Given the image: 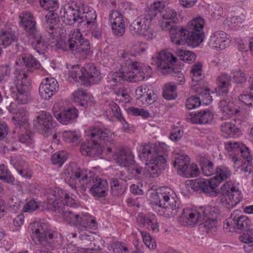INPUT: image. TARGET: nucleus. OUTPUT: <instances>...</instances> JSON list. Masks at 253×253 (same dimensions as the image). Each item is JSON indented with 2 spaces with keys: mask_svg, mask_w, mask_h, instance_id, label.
<instances>
[{
  "mask_svg": "<svg viewBox=\"0 0 253 253\" xmlns=\"http://www.w3.org/2000/svg\"><path fill=\"white\" fill-rule=\"evenodd\" d=\"M242 145L244 144L238 142H228L226 143L225 147L228 152L231 153L232 155L238 153L241 149Z\"/></svg>",
  "mask_w": 253,
  "mask_h": 253,
  "instance_id": "obj_54",
  "label": "nucleus"
},
{
  "mask_svg": "<svg viewBox=\"0 0 253 253\" xmlns=\"http://www.w3.org/2000/svg\"><path fill=\"white\" fill-rule=\"evenodd\" d=\"M189 164L190 158L187 156L179 154L174 155L173 165L179 175L183 176Z\"/></svg>",
  "mask_w": 253,
  "mask_h": 253,
  "instance_id": "obj_31",
  "label": "nucleus"
},
{
  "mask_svg": "<svg viewBox=\"0 0 253 253\" xmlns=\"http://www.w3.org/2000/svg\"><path fill=\"white\" fill-rule=\"evenodd\" d=\"M81 12L78 8L67 6L64 11L63 21L67 25H72L76 22L79 24V18H81Z\"/></svg>",
  "mask_w": 253,
  "mask_h": 253,
  "instance_id": "obj_32",
  "label": "nucleus"
},
{
  "mask_svg": "<svg viewBox=\"0 0 253 253\" xmlns=\"http://www.w3.org/2000/svg\"><path fill=\"white\" fill-rule=\"evenodd\" d=\"M231 78L226 74H222L216 79L217 85V91L220 95H223L228 92V88L231 85Z\"/></svg>",
  "mask_w": 253,
  "mask_h": 253,
  "instance_id": "obj_36",
  "label": "nucleus"
},
{
  "mask_svg": "<svg viewBox=\"0 0 253 253\" xmlns=\"http://www.w3.org/2000/svg\"><path fill=\"white\" fill-rule=\"evenodd\" d=\"M69 185L72 189L85 191L89 189L90 193L94 197H104L107 195L108 184L106 179H102L91 171H87L76 164L69 169L67 176Z\"/></svg>",
  "mask_w": 253,
  "mask_h": 253,
  "instance_id": "obj_1",
  "label": "nucleus"
},
{
  "mask_svg": "<svg viewBox=\"0 0 253 253\" xmlns=\"http://www.w3.org/2000/svg\"><path fill=\"white\" fill-rule=\"evenodd\" d=\"M153 199L156 205L163 208V213L166 216L172 217L177 213L179 209L177 198L170 188H160L153 196Z\"/></svg>",
  "mask_w": 253,
  "mask_h": 253,
  "instance_id": "obj_8",
  "label": "nucleus"
},
{
  "mask_svg": "<svg viewBox=\"0 0 253 253\" xmlns=\"http://www.w3.org/2000/svg\"><path fill=\"white\" fill-rule=\"evenodd\" d=\"M219 107L223 119H229L234 115V110L232 102L225 100H221L219 103Z\"/></svg>",
  "mask_w": 253,
  "mask_h": 253,
  "instance_id": "obj_42",
  "label": "nucleus"
},
{
  "mask_svg": "<svg viewBox=\"0 0 253 253\" xmlns=\"http://www.w3.org/2000/svg\"><path fill=\"white\" fill-rule=\"evenodd\" d=\"M201 103L199 96H192L187 99L186 106L189 110H191L199 107Z\"/></svg>",
  "mask_w": 253,
  "mask_h": 253,
  "instance_id": "obj_53",
  "label": "nucleus"
},
{
  "mask_svg": "<svg viewBox=\"0 0 253 253\" xmlns=\"http://www.w3.org/2000/svg\"><path fill=\"white\" fill-rule=\"evenodd\" d=\"M30 228L36 243L39 242L43 246L37 253H53L49 251L50 248L52 249L60 246L62 242L61 235L56 232L48 230L45 224L35 223L31 225Z\"/></svg>",
  "mask_w": 253,
  "mask_h": 253,
  "instance_id": "obj_6",
  "label": "nucleus"
},
{
  "mask_svg": "<svg viewBox=\"0 0 253 253\" xmlns=\"http://www.w3.org/2000/svg\"><path fill=\"white\" fill-rule=\"evenodd\" d=\"M84 69V82L89 84H98L101 80V76L96 67L92 63L86 64Z\"/></svg>",
  "mask_w": 253,
  "mask_h": 253,
  "instance_id": "obj_28",
  "label": "nucleus"
},
{
  "mask_svg": "<svg viewBox=\"0 0 253 253\" xmlns=\"http://www.w3.org/2000/svg\"><path fill=\"white\" fill-rule=\"evenodd\" d=\"M103 151V147L95 138H90L87 142L82 145L81 152L84 156H96L100 155Z\"/></svg>",
  "mask_w": 253,
  "mask_h": 253,
  "instance_id": "obj_24",
  "label": "nucleus"
},
{
  "mask_svg": "<svg viewBox=\"0 0 253 253\" xmlns=\"http://www.w3.org/2000/svg\"><path fill=\"white\" fill-rule=\"evenodd\" d=\"M81 18H79V24L81 26H86L93 25L96 18L95 11L92 9H87L81 13Z\"/></svg>",
  "mask_w": 253,
  "mask_h": 253,
  "instance_id": "obj_39",
  "label": "nucleus"
},
{
  "mask_svg": "<svg viewBox=\"0 0 253 253\" xmlns=\"http://www.w3.org/2000/svg\"><path fill=\"white\" fill-rule=\"evenodd\" d=\"M34 39L32 43L33 47L40 54H43L47 47V39L41 33L31 37Z\"/></svg>",
  "mask_w": 253,
  "mask_h": 253,
  "instance_id": "obj_38",
  "label": "nucleus"
},
{
  "mask_svg": "<svg viewBox=\"0 0 253 253\" xmlns=\"http://www.w3.org/2000/svg\"><path fill=\"white\" fill-rule=\"evenodd\" d=\"M191 76L192 80V84H195V83L200 81L204 76L202 74V65L201 63H198L193 65L191 70Z\"/></svg>",
  "mask_w": 253,
  "mask_h": 253,
  "instance_id": "obj_46",
  "label": "nucleus"
},
{
  "mask_svg": "<svg viewBox=\"0 0 253 253\" xmlns=\"http://www.w3.org/2000/svg\"><path fill=\"white\" fill-rule=\"evenodd\" d=\"M116 163L120 166L129 167L134 163L133 156L130 150L121 148L117 153Z\"/></svg>",
  "mask_w": 253,
  "mask_h": 253,
  "instance_id": "obj_29",
  "label": "nucleus"
},
{
  "mask_svg": "<svg viewBox=\"0 0 253 253\" xmlns=\"http://www.w3.org/2000/svg\"><path fill=\"white\" fill-rule=\"evenodd\" d=\"M240 240L245 243L248 244L253 242V229L249 228L246 229L243 234L240 236Z\"/></svg>",
  "mask_w": 253,
  "mask_h": 253,
  "instance_id": "obj_55",
  "label": "nucleus"
},
{
  "mask_svg": "<svg viewBox=\"0 0 253 253\" xmlns=\"http://www.w3.org/2000/svg\"><path fill=\"white\" fill-rule=\"evenodd\" d=\"M205 22L201 17L194 18L188 22L186 28L173 26L169 29L171 42L177 45L187 43L192 47L198 46L204 39Z\"/></svg>",
  "mask_w": 253,
  "mask_h": 253,
  "instance_id": "obj_2",
  "label": "nucleus"
},
{
  "mask_svg": "<svg viewBox=\"0 0 253 253\" xmlns=\"http://www.w3.org/2000/svg\"><path fill=\"white\" fill-rule=\"evenodd\" d=\"M167 2V0H158L148 7L143 14L138 17L130 24V33L133 35H140L143 30L148 28L151 21L157 16L156 10L164 7Z\"/></svg>",
  "mask_w": 253,
  "mask_h": 253,
  "instance_id": "obj_9",
  "label": "nucleus"
},
{
  "mask_svg": "<svg viewBox=\"0 0 253 253\" xmlns=\"http://www.w3.org/2000/svg\"><path fill=\"white\" fill-rule=\"evenodd\" d=\"M17 41V38L14 32L9 31L0 32V45L6 47Z\"/></svg>",
  "mask_w": 253,
  "mask_h": 253,
  "instance_id": "obj_41",
  "label": "nucleus"
},
{
  "mask_svg": "<svg viewBox=\"0 0 253 253\" xmlns=\"http://www.w3.org/2000/svg\"><path fill=\"white\" fill-rule=\"evenodd\" d=\"M140 35H141L147 40H151L156 38V32L154 29L150 28V26H148V28L143 30Z\"/></svg>",
  "mask_w": 253,
  "mask_h": 253,
  "instance_id": "obj_62",
  "label": "nucleus"
},
{
  "mask_svg": "<svg viewBox=\"0 0 253 253\" xmlns=\"http://www.w3.org/2000/svg\"><path fill=\"white\" fill-rule=\"evenodd\" d=\"M14 84L16 85L17 93L13 97L18 103L26 104L31 100L29 94V81L27 75L17 69L14 73Z\"/></svg>",
  "mask_w": 253,
  "mask_h": 253,
  "instance_id": "obj_10",
  "label": "nucleus"
},
{
  "mask_svg": "<svg viewBox=\"0 0 253 253\" xmlns=\"http://www.w3.org/2000/svg\"><path fill=\"white\" fill-rule=\"evenodd\" d=\"M229 40L227 34L222 31L213 32L210 39L209 44L210 46L216 50L224 49L229 45Z\"/></svg>",
  "mask_w": 253,
  "mask_h": 253,
  "instance_id": "obj_20",
  "label": "nucleus"
},
{
  "mask_svg": "<svg viewBox=\"0 0 253 253\" xmlns=\"http://www.w3.org/2000/svg\"><path fill=\"white\" fill-rule=\"evenodd\" d=\"M135 94L137 96V99L142 104H151L157 99V95L146 84L137 87L135 89Z\"/></svg>",
  "mask_w": 253,
  "mask_h": 253,
  "instance_id": "obj_25",
  "label": "nucleus"
},
{
  "mask_svg": "<svg viewBox=\"0 0 253 253\" xmlns=\"http://www.w3.org/2000/svg\"><path fill=\"white\" fill-rule=\"evenodd\" d=\"M0 179L8 183H12L14 181V177L4 165H0Z\"/></svg>",
  "mask_w": 253,
  "mask_h": 253,
  "instance_id": "obj_48",
  "label": "nucleus"
},
{
  "mask_svg": "<svg viewBox=\"0 0 253 253\" xmlns=\"http://www.w3.org/2000/svg\"><path fill=\"white\" fill-rule=\"evenodd\" d=\"M218 196L222 204L228 209L234 208L242 200L241 191L230 182H226L221 186Z\"/></svg>",
  "mask_w": 253,
  "mask_h": 253,
  "instance_id": "obj_11",
  "label": "nucleus"
},
{
  "mask_svg": "<svg viewBox=\"0 0 253 253\" xmlns=\"http://www.w3.org/2000/svg\"><path fill=\"white\" fill-rule=\"evenodd\" d=\"M41 6L46 10L53 11L58 8V4L54 0H39Z\"/></svg>",
  "mask_w": 253,
  "mask_h": 253,
  "instance_id": "obj_51",
  "label": "nucleus"
},
{
  "mask_svg": "<svg viewBox=\"0 0 253 253\" xmlns=\"http://www.w3.org/2000/svg\"><path fill=\"white\" fill-rule=\"evenodd\" d=\"M179 56L182 57V60L185 61H191L196 59V54L189 50L180 49L177 51Z\"/></svg>",
  "mask_w": 253,
  "mask_h": 253,
  "instance_id": "obj_56",
  "label": "nucleus"
},
{
  "mask_svg": "<svg viewBox=\"0 0 253 253\" xmlns=\"http://www.w3.org/2000/svg\"><path fill=\"white\" fill-rule=\"evenodd\" d=\"M239 152L243 158L246 160L241 168L242 170L250 173L253 169V163L252 162L253 156L249 148L244 144L242 145Z\"/></svg>",
  "mask_w": 253,
  "mask_h": 253,
  "instance_id": "obj_35",
  "label": "nucleus"
},
{
  "mask_svg": "<svg viewBox=\"0 0 253 253\" xmlns=\"http://www.w3.org/2000/svg\"><path fill=\"white\" fill-rule=\"evenodd\" d=\"M199 172L198 167L196 164H192L188 167L183 175V177H190L196 176Z\"/></svg>",
  "mask_w": 253,
  "mask_h": 253,
  "instance_id": "obj_59",
  "label": "nucleus"
},
{
  "mask_svg": "<svg viewBox=\"0 0 253 253\" xmlns=\"http://www.w3.org/2000/svg\"><path fill=\"white\" fill-rule=\"evenodd\" d=\"M233 74V79L236 83H242L246 80L244 73L241 70L234 71Z\"/></svg>",
  "mask_w": 253,
  "mask_h": 253,
  "instance_id": "obj_64",
  "label": "nucleus"
},
{
  "mask_svg": "<svg viewBox=\"0 0 253 253\" xmlns=\"http://www.w3.org/2000/svg\"><path fill=\"white\" fill-rule=\"evenodd\" d=\"M86 135L95 139H99L105 144L109 143L111 145L114 144V135L107 128L93 127L86 132Z\"/></svg>",
  "mask_w": 253,
  "mask_h": 253,
  "instance_id": "obj_19",
  "label": "nucleus"
},
{
  "mask_svg": "<svg viewBox=\"0 0 253 253\" xmlns=\"http://www.w3.org/2000/svg\"><path fill=\"white\" fill-rule=\"evenodd\" d=\"M63 139L69 142H74L78 140L80 134L77 131L65 130L62 134Z\"/></svg>",
  "mask_w": 253,
  "mask_h": 253,
  "instance_id": "obj_52",
  "label": "nucleus"
},
{
  "mask_svg": "<svg viewBox=\"0 0 253 253\" xmlns=\"http://www.w3.org/2000/svg\"><path fill=\"white\" fill-rule=\"evenodd\" d=\"M110 184L111 194L115 197L122 195L126 189V181L122 178H112Z\"/></svg>",
  "mask_w": 253,
  "mask_h": 253,
  "instance_id": "obj_34",
  "label": "nucleus"
},
{
  "mask_svg": "<svg viewBox=\"0 0 253 253\" xmlns=\"http://www.w3.org/2000/svg\"><path fill=\"white\" fill-rule=\"evenodd\" d=\"M67 157L66 153L64 151H59L52 155L51 160L54 164L58 165L61 167L66 160Z\"/></svg>",
  "mask_w": 253,
  "mask_h": 253,
  "instance_id": "obj_50",
  "label": "nucleus"
},
{
  "mask_svg": "<svg viewBox=\"0 0 253 253\" xmlns=\"http://www.w3.org/2000/svg\"><path fill=\"white\" fill-rule=\"evenodd\" d=\"M20 206V202L16 198H12L8 201L7 210L15 212Z\"/></svg>",
  "mask_w": 253,
  "mask_h": 253,
  "instance_id": "obj_63",
  "label": "nucleus"
},
{
  "mask_svg": "<svg viewBox=\"0 0 253 253\" xmlns=\"http://www.w3.org/2000/svg\"><path fill=\"white\" fill-rule=\"evenodd\" d=\"M167 0V4L164 7L156 10L157 15L160 13L162 17L159 20V26L162 30L166 31L175 26L178 21L177 12L170 8H165L169 3V0Z\"/></svg>",
  "mask_w": 253,
  "mask_h": 253,
  "instance_id": "obj_15",
  "label": "nucleus"
},
{
  "mask_svg": "<svg viewBox=\"0 0 253 253\" xmlns=\"http://www.w3.org/2000/svg\"><path fill=\"white\" fill-rule=\"evenodd\" d=\"M59 45L63 50L70 51L79 58H85L90 52L89 42L84 37L79 29H74L67 42L60 41Z\"/></svg>",
  "mask_w": 253,
  "mask_h": 253,
  "instance_id": "obj_7",
  "label": "nucleus"
},
{
  "mask_svg": "<svg viewBox=\"0 0 253 253\" xmlns=\"http://www.w3.org/2000/svg\"><path fill=\"white\" fill-rule=\"evenodd\" d=\"M58 107V104L53 106V115L57 120L62 124H68L77 118L78 110L74 107L64 110L60 112L55 110Z\"/></svg>",
  "mask_w": 253,
  "mask_h": 253,
  "instance_id": "obj_23",
  "label": "nucleus"
},
{
  "mask_svg": "<svg viewBox=\"0 0 253 253\" xmlns=\"http://www.w3.org/2000/svg\"><path fill=\"white\" fill-rule=\"evenodd\" d=\"M166 152L160 145L154 144H146L144 146L140 157L149 161L146 168L147 173L152 177H157L165 169L166 166Z\"/></svg>",
  "mask_w": 253,
  "mask_h": 253,
  "instance_id": "obj_5",
  "label": "nucleus"
},
{
  "mask_svg": "<svg viewBox=\"0 0 253 253\" xmlns=\"http://www.w3.org/2000/svg\"><path fill=\"white\" fill-rule=\"evenodd\" d=\"M221 130L225 133L230 135L234 134L238 131V128L234 124L231 122H225L221 124L220 126Z\"/></svg>",
  "mask_w": 253,
  "mask_h": 253,
  "instance_id": "obj_49",
  "label": "nucleus"
},
{
  "mask_svg": "<svg viewBox=\"0 0 253 253\" xmlns=\"http://www.w3.org/2000/svg\"><path fill=\"white\" fill-rule=\"evenodd\" d=\"M27 110L23 107H20L18 109V111L14 114L12 118V122L16 126V130L14 132L18 129H25V125L27 123Z\"/></svg>",
  "mask_w": 253,
  "mask_h": 253,
  "instance_id": "obj_33",
  "label": "nucleus"
},
{
  "mask_svg": "<svg viewBox=\"0 0 253 253\" xmlns=\"http://www.w3.org/2000/svg\"><path fill=\"white\" fill-rule=\"evenodd\" d=\"M251 224L248 217L241 214L240 211H234L228 218L224 225L225 232L240 233L245 230Z\"/></svg>",
  "mask_w": 253,
  "mask_h": 253,
  "instance_id": "obj_12",
  "label": "nucleus"
},
{
  "mask_svg": "<svg viewBox=\"0 0 253 253\" xmlns=\"http://www.w3.org/2000/svg\"><path fill=\"white\" fill-rule=\"evenodd\" d=\"M137 223L141 226L153 231L159 230V225L156 217L154 214L144 215L139 214L136 218Z\"/></svg>",
  "mask_w": 253,
  "mask_h": 253,
  "instance_id": "obj_30",
  "label": "nucleus"
},
{
  "mask_svg": "<svg viewBox=\"0 0 253 253\" xmlns=\"http://www.w3.org/2000/svg\"><path fill=\"white\" fill-rule=\"evenodd\" d=\"M55 211L60 213L63 219L67 223L77 226L80 238L82 240H90L93 233L89 229H95L97 223L93 217L87 214L82 216L75 213L72 209L65 206L58 207Z\"/></svg>",
  "mask_w": 253,
  "mask_h": 253,
  "instance_id": "obj_4",
  "label": "nucleus"
},
{
  "mask_svg": "<svg viewBox=\"0 0 253 253\" xmlns=\"http://www.w3.org/2000/svg\"><path fill=\"white\" fill-rule=\"evenodd\" d=\"M123 63L120 70L111 72L108 76L110 82L117 84L126 81L139 82L151 76V68L137 61H127Z\"/></svg>",
  "mask_w": 253,
  "mask_h": 253,
  "instance_id": "obj_3",
  "label": "nucleus"
},
{
  "mask_svg": "<svg viewBox=\"0 0 253 253\" xmlns=\"http://www.w3.org/2000/svg\"><path fill=\"white\" fill-rule=\"evenodd\" d=\"M200 214L205 218L217 219L219 214V210L214 207L209 206L199 209Z\"/></svg>",
  "mask_w": 253,
  "mask_h": 253,
  "instance_id": "obj_43",
  "label": "nucleus"
},
{
  "mask_svg": "<svg viewBox=\"0 0 253 253\" xmlns=\"http://www.w3.org/2000/svg\"><path fill=\"white\" fill-rule=\"evenodd\" d=\"M199 162L205 175L211 176L213 173V164L208 156L201 155L199 157Z\"/></svg>",
  "mask_w": 253,
  "mask_h": 253,
  "instance_id": "obj_40",
  "label": "nucleus"
},
{
  "mask_svg": "<svg viewBox=\"0 0 253 253\" xmlns=\"http://www.w3.org/2000/svg\"><path fill=\"white\" fill-rule=\"evenodd\" d=\"M213 119V114L209 110H202L197 113H191L186 117L188 122L195 124H208Z\"/></svg>",
  "mask_w": 253,
  "mask_h": 253,
  "instance_id": "obj_27",
  "label": "nucleus"
},
{
  "mask_svg": "<svg viewBox=\"0 0 253 253\" xmlns=\"http://www.w3.org/2000/svg\"><path fill=\"white\" fill-rule=\"evenodd\" d=\"M16 64L17 68L15 71L18 69L20 71L25 73L24 71H22L24 67H26L29 69L43 70L42 68H41V64L39 62L31 55L22 54L19 56L16 59Z\"/></svg>",
  "mask_w": 253,
  "mask_h": 253,
  "instance_id": "obj_22",
  "label": "nucleus"
},
{
  "mask_svg": "<svg viewBox=\"0 0 253 253\" xmlns=\"http://www.w3.org/2000/svg\"><path fill=\"white\" fill-rule=\"evenodd\" d=\"M52 116L47 112L42 111L34 122L35 128L45 137L50 136L53 132L54 123Z\"/></svg>",
  "mask_w": 253,
  "mask_h": 253,
  "instance_id": "obj_14",
  "label": "nucleus"
},
{
  "mask_svg": "<svg viewBox=\"0 0 253 253\" xmlns=\"http://www.w3.org/2000/svg\"><path fill=\"white\" fill-rule=\"evenodd\" d=\"M128 110L130 113L134 116H140L144 118H147L150 115L148 111L142 108L130 107L128 108Z\"/></svg>",
  "mask_w": 253,
  "mask_h": 253,
  "instance_id": "obj_58",
  "label": "nucleus"
},
{
  "mask_svg": "<svg viewBox=\"0 0 253 253\" xmlns=\"http://www.w3.org/2000/svg\"><path fill=\"white\" fill-rule=\"evenodd\" d=\"M39 208V205L35 200H31L28 202L23 208V211L25 212H32Z\"/></svg>",
  "mask_w": 253,
  "mask_h": 253,
  "instance_id": "obj_61",
  "label": "nucleus"
},
{
  "mask_svg": "<svg viewBox=\"0 0 253 253\" xmlns=\"http://www.w3.org/2000/svg\"><path fill=\"white\" fill-rule=\"evenodd\" d=\"M19 18L24 30L28 33L31 37L34 36L37 33H40L37 30L36 22L31 13L27 12L21 13Z\"/></svg>",
  "mask_w": 253,
  "mask_h": 253,
  "instance_id": "obj_21",
  "label": "nucleus"
},
{
  "mask_svg": "<svg viewBox=\"0 0 253 253\" xmlns=\"http://www.w3.org/2000/svg\"><path fill=\"white\" fill-rule=\"evenodd\" d=\"M176 59L172 53L166 50L156 53L152 57V60L156 62L158 69L163 74L173 72L172 67Z\"/></svg>",
  "mask_w": 253,
  "mask_h": 253,
  "instance_id": "obj_13",
  "label": "nucleus"
},
{
  "mask_svg": "<svg viewBox=\"0 0 253 253\" xmlns=\"http://www.w3.org/2000/svg\"><path fill=\"white\" fill-rule=\"evenodd\" d=\"M84 67L80 66H73L69 72V78L73 79L74 81L80 82L84 81Z\"/></svg>",
  "mask_w": 253,
  "mask_h": 253,
  "instance_id": "obj_45",
  "label": "nucleus"
},
{
  "mask_svg": "<svg viewBox=\"0 0 253 253\" xmlns=\"http://www.w3.org/2000/svg\"><path fill=\"white\" fill-rule=\"evenodd\" d=\"M192 89L193 92H197V94L203 97L207 103L211 101V96L210 95L209 89L201 87L198 84H192Z\"/></svg>",
  "mask_w": 253,
  "mask_h": 253,
  "instance_id": "obj_47",
  "label": "nucleus"
},
{
  "mask_svg": "<svg viewBox=\"0 0 253 253\" xmlns=\"http://www.w3.org/2000/svg\"><path fill=\"white\" fill-rule=\"evenodd\" d=\"M216 175L211 178V183L216 187L223 180L230 177L231 173L229 169L224 166L217 167L215 171Z\"/></svg>",
  "mask_w": 253,
  "mask_h": 253,
  "instance_id": "obj_37",
  "label": "nucleus"
},
{
  "mask_svg": "<svg viewBox=\"0 0 253 253\" xmlns=\"http://www.w3.org/2000/svg\"><path fill=\"white\" fill-rule=\"evenodd\" d=\"M193 188L195 191L202 190L210 196H218V192L215 190V186L211 183V178L209 180L202 178L195 179L193 182Z\"/></svg>",
  "mask_w": 253,
  "mask_h": 253,
  "instance_id": "obj_26",
  "label": "nucleus"
},
{
  "mask_svg": "<svg viewBox=\"0 0 253 253\" xmlns=\"http://www.w3.org/2000/svg\"><path fill=\"white\" fill-rule=\"evenodd\" d=\"M66 196V192L61 189H52L50 191V194L47 198L48 202L53 205L55 210L58 206H56L61 198H63V196Z\"/></svg>",
  "mask_w": 253,
  "mask_h": 253,
  "instance_id": "obj_44",
  "label": "nucleus"
},
{
  "mask_svg": "<svg viewBox=\"0 0 253 253\" xmlns=\"http://www.w3.org/2000/svg\"><path fill=\"white\" fill-rule=\"evenodd\" d=\"M58 90L57 81L53 78L43 79L39 87V94L45 100L49 99Z\"/></svg>",
  "mask_w": 253,
  "mask_h": 253,
  "instance_id": "obj_16",
  "label": "nucleus"
},
{
  "mask_svg": "<svg viewBox=\"0 0 253 253\" xmlns=\"http://www.w3.org/2000/svg\"><path fill=\"white\" fill-rule=\"evenodd\" d=\"M203 219L198 210L185 209L179 217V222L185 226H193Z\"/></svg>",
  "mask_w": 253,
  "mask_h": 253,
  "instance_id": "obj_18",
  "label": "nucleus"
},
{
  "mask_svg": "<svg viewBox=\"0 0 253 253\" xmlns=\"http://www.w3.org/2000/svg\"><path fill=\"white\" fill-rule=\"evenodd\" d=\"M202 221H204L202 224L204 227L208 230H212L217 226V221L216 219L205 218L203 217Z\"/></svg>",
  "mask_w": 253,
  "mask_h": 253,
  "instance_id": "obj_60",
  "label": "nucleus"
},
{
  "mask_svg": "<svg viewBox=\"0 0 253 253\" xmlns=\"http://www.w3.org/2000/svg\"><path fill=\"white\" fill-rule=\"evenodd\" d=\"M239 100L248 107H253V95L252 94L242 93L239 96Z\"/></svg>",
  "mask_w": 253,
  "mask_h": 253,
  "instance_id": "obj_57",
  "label": "nucleus"
},
{
  "mask_svg": "<svg viewBox=\"0 0 253 253\" xmlns=\"http://www.w3.org/2000/svg\"><path fill=\"white\" fill-rule=\"evenodd\" d=\"M109 21L113 34L118 37L125 32V24L123 15L117 10H112L109 14Z\"/></svg>",
  "mask_w": 253,
  "mask_h": 253,
  "instance_id": "obj_17",
  "label": "nucleus"
}]
</instances>
